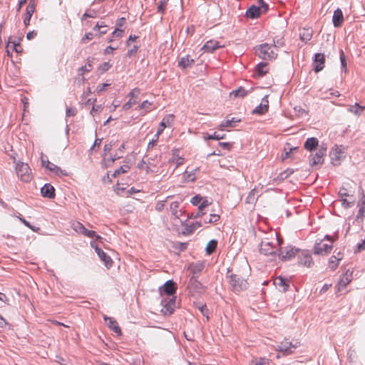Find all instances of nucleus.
I'll list each match as a JSON object with an SVG mask.
<instances>
[{
	"instance_id": "1",
	"label": "nucleus",
	"mask_w": 365,
	"mask_h": 365,
	"mask_svg": "<svg viewBox=\"0 0 365 365\" xmlns=\"http://www.w3.org/2000/svg\"><path fill=\"white\" fill-rule=\"evenodd\" d=\"M226 277L228 279V283L233 292H240L246 290L248 287L249 284L247 279L240 274L232 273L228 269Z\"/></svg>"
},
{
	"instance_id": "2",
	"label": "nucleus",
	"mask_w": 365,
	"mask_h": 365,
	"mask_svg": "<svg viewBox=\"0 0 365 365\" xmlns=\"http://www.w3.org/2000/svg\"><path fill=\"white\" fill-rule=\"evenodd\" d=\"M257 54L264 60H271L276 58L277 53L276 52V46L263 43L257 48Z\"/></svg>"
},
{
	"instance_id": "3",
	"label": "nucleus",
	"mask_w": 365,
	"mask_h": 365,
	"mask_svg": "<svg viewBox=\"0 0 365 365\" xmlns=\"http://www.w3.org/2000/svg\"><path fill=\"white\" fill-rule=\"evenodd\" d=\"M16 172L22 181L29 182L31 180V169L27 163L22 162L16 163Z\"/></svg>"
},
{
	"instance_id": "4",
	"label": "nucleus",
	"mask_w": 365,
	"mask_h": 365,
	"mask_svg": "<svg viewBox=\"0 0 365 365\" xmlns=\"http://www.w3.org/2000/svg\"><path fill=\"white\" fill-rule=\"evenodd\" d=\"M259 251L261 254L266 256H274L278 250L267 240H264L260 244Z\"/></svg>"
},
{
	"instance_id": "5",
	"label": "nucleus",
	"mask_w": 365,
	"mask_h": 365,
	"mask_svg": "<svg viewBox=\"0 0 365 365\" xmlns=\"http://www.w3.org/2000/svg\"><path fill=\"white\" fill-rule=\"evenodd\" d=\"M176 298L173 297L172 298L167 300L166 299L162 301L163 308L161 312L164 315H170L173 313L175 308Z\"/></svg>"
},
{
	"instance_id": "6",
	"label": "nucleus",
	"mask_w": 365,
	"mask_h": 365,
	"mask_svg": "<svg viewBox=\"0 0 365 365\" xmlns=\"http://www.w3.org/2000/svg\"><path fill=\"white\" fill-rule=\"evenodd\" d=\"M326 150V148L321 147L314 155L310 156L309 162L311 166L318 165L323 163Z\"/></svg>"
},
{
	"instance_id": "7",
	"label": "nucleus",
	"mask_w": 365,
	"mask_h": 365,
	"mask_svg": "<svg viewBox=\"0 0 365 365\" xmlns=\"http://www.w3.org/2000/svg\"><path fill=\"white\" fill-rule=\"evenodd\" d=\"M314 250L315 255H325L331 252L332 250V245L324 243L321 241L315 243Z\"/></svg>"
},
{
	"instance_id": "8",
	"label": "nucleus",
	"mask_w": 365,
	"mask_h": 365,
	"mask_svg": "<svg viewBox=\"0 0 365 365\" xmlns=\"http://www.w3.org/2000/svg\"><path fill=\"white\" fill-rule=\"evenodd\" d=\"M298 252V249L287 247H285L284 249L282 248L280 250L279 256L282 260H287L294 257Z\"/></svg>"
},
{
	"instance_id": "9",
	"label": "nucleus",
	"mask_w": 365,
	"mask_h": 365,
	"mask_svg": "<svg viewBox=\"0 0 365 365\" xmlns=\"http://www.w3.org/2000/svg\"><path fill=\"white\" fill-rule=\"evenodd\" d=\"M325 63V56L324 53H318L314 56V70L316 73L321 71Z\"/></svg>"
},
{
	"instance_id": "10",
	"label": "nucleus",
	"mask_w": 365,
	"mask_h": 365,
	"mask_svg": "<svg viewBox=\"0 0 365 365\" xmlns=\"http://www.w3.org/2000/svg\"><path fill=\"white\" fill-rule=\"evenodd\" d=\"M174 121V115H166L162 120V122L160 124V126L158 129L157 133L155 135V137L158 138L159 135L163 133V130L166 127L171 126L173 122Z\"/></svg>"
},
{
	"instance_id": "11",
	"label": "nucleus",
	"mask_w": 365,
	"mask_h": 365,
	"mask_svg": "<svg viewBox=\"0 0 365 365\" xmlns=\"http://www.w3.org/2000/svg\"><path fill=\"white\" fill-rule=\"evenodd\" d=\"M268 109H269L268 96H265L262 99L261 103L254 109V110L252 111V113L263 115L267 112Z\"/></svg>"
},
{
	"instance_id": "12",
	"label": "nucleus",
	"mask_w": 365,
	"mask_h": 365,
	"mask_svg": "<svg viewBox=\"0 0 365 365\" xmlns=\"http://www.w3.org/2000/svg\"><path fill=\"white\" fill-rule=\"evenodd\" d=\"M105 322L107 324V326L113 330L115 333H116L118 336L122 334V331L120 328L119 327L118 322L116 320L112 317H109L107 316H104L103 317Z\"/></svg>"
},
{
	"instance_id": "13",
	"label": "nucleus",
	"mask_w": 365,
	"mask_h": 365,
	"mask_svg": "<svg viewBox=\"0 0 365 365\" xmlns=\"http://www.w3.org/2000/svg\"><path fill=\"white\" fill-rule=\"evenodd\" d=\"M274 285L278 287L279 291L285 292L287 291L289 284V281L282 277H277L274 282Z\"/></svg>"
},
{
	"instance_id": "14",
	"label": "nucleus",
	"mask_w": 365,
	"mask_h": 365,
	"mask_svg": "<svg viewBox=\"0 0 365 365\" xmlns=\"http://www.w3.org/2000/svg\"><path fill=\"white\" fill-rule=\"evenodd\" d=\"M176 289V284L173 281L169 280L164 284L163 287L160 289V292H164L168 295L171 296L175 292Z\"/></svg>"
},
{
	"instance_id": "15",
	"label": "nucleus",
	"mask_w": 365,
	"mask_h": 365,
	"mask_svg": "<svg viewBox=\"0 0 365 365\" xmlns=\"http://www.w3.org/2000/svg\"><path fill=\"white\" fill-rule=\"evenodd\" d=\"M95 250L100 259L104 262L105 265L107 267H111L113 263L111 258L97 246L95 247Z\"/></svg>"
},
{
	"instance_id": "16",
	"label": "nucleus",
	"mask_w": 365,
	"mask_h": 365,
	"mask_svg": "<svg viewBox=\"0 0 365 365\" xmlns=\"http://www.w3.org/2000/svg\"><path fill=\"white\" fill-rule=\"evenodd\" d=\"M351 279L352 273L346 271L341 277L339 282L338 289L340 291L341 289H344L346 285L351 281Z\"/></svg>"
},
{
	"instance_id": "17",
	"label": "nucleus",
	"mask_w": 365,
	"mask_h": 365,
	"mask_svg": "<svg viewBox=\"0 0 365 365\" xmlns=\"http://www.w3.org/2000/svg\"><path fill=\"white\" fill-rule=\"evenodd\" d=\"M41 195L48 198H53L55 197V189L51 184H45L41 190Z\"/></svg>"
},
{
	"instance_id": "18",
	"label": "nucleus",
	"mask_w": 365,
	"mask_h": 365,
	"mask_svg": "<svg viewBox=\"0 0 365 365\" xmlns=\"http://www.w3.org/2000/svg\"><path fill=\"white\" fill-rule=\"evenodd\" d=\"M343 153L341 151L340 149H339L338 147H336L335 148H333L330 151V158L331 160V163L334 165H338L339 163V161L342 157Z\"/></svg>"
},
{
	"instance_id": "19",
	"label": "nucleus",
	"mask_w": 365,
	"mask_h": 365,
	"mask_svg": "<svg viewBox=\"0 0 365 365\" xmlns=\"http://www.w3.org/2000/svg\"><path fill=\"white\" fill-rule=\"evenodd\" d=\"M333 24L335 27H339L341 26L344 21L343 13L340 9H337L334 11L332 17Z\"/></svg>"
},
{
	"instance_id": "20",
	"label": "nucleus",
	"mask_w": 365,
	"mask_h": 365,
	"mask_svg": "<svg viewBox=\"0 0 365 365\" xmlns=\"http://www.w3.org/2000/svg\"><path fill=\"white\" fill-rule=\"evenodd\" d=\"M179 206L180 202L178 201L173 202L170 205V210L175 219H180V217L183 214V211L179 209Z\"/></svg>"
},
{
	"instance_id": "21",
	"label": "nucleus",
	"mask_w": 365,
	"mask_h": 365,
	"mask_svg": "<svg viewBox=\"0 0 365 365\" xmlns=\"http://www.w3.org/2000/svg\"><path fill=\"white\" fill-rule=\"evenodd\" d=\"M291 342L282 343L278 346L277 351L282 352L284 355H289L292 353V348H296Z\"/></svg>"
},
{
	"instance_id": "22",
	"label": "nucleus",
	"mask_w": 365,
	"mask_h": 365,
	"mask_svg": "<svg viewBox=\"0 0 365 365\" xmlns=\"http://www.w3.org/2000/svg\"><path fill=\"white\" fill-rule=\"evenodd\" d=\"M299 263L305 267H309L313 264L312 257L308 253H302L299 257Z\"/></svg>"
},
{
	"instance_id": "23",
	"label": "nucleus",
	"mask_w": 365,
	"mask_h": 365,
	"mask_svg": "<svg viewBox=\"0 0 365 365\" xmlns=\"http://www.w3.org/2000/svg\"><path fill=\"white\" fill-rule=\"evenodd\" d=\"M34 10H35V8H34V5L29 3L28 4V6H26V16H25V18L24 19V24H25L26 26H27L28 25H29L30 24V21H31V18L34 12Z\"/></svg>"
},
{
	"instance_id": "24",
	"label": "nucleus",
	"mask_w": 365,
	"mask_h": 365,
	"mask_svg": "<svg viewBox=\"0 0 365 365\" xmlns=\"http://www.w3.org/2000/svg\"><path fill=\"white\" fill-rule=\"evenodd\" d=\"M319 140L316 138H309L304 143V147L307 150L312 151L317 148L318 146Z\"/></svg>"
},
{
	"instance_id": "25",
	"label": "nucleus",
	"mask_w": 365,
	"mask_h": 365,
	"mask_svg": "<svg viewBox=\"0 0 365 365\" xmlns=\"http://www.w3.org/2000/svg\"><path fill=\"white\" fill-rule=\"evenodd\" d=\"M219 42L215 40L208 41L202 47L206 52H212L218 48H220Z\"/></svg>"
},
{
	"instance_id": "26",
	"label": "nucleus",
	"mask_w": 365,
	"mask_h": 365,
	"mask_svg": "<svg viewBox=\"0 0 365 365\" xmlns=\"http://www.w3.org/2000/svg\"><path fill=\"white\" fill-rule=\"evenodd\" d=\"M46 168L57 175H66V173L64 170H61L60 167L49 162L48 160L46 161Z\"/></svg>"
},
{
	"instance_id": "27",
	"label": "nucleus",
	"mask_w": 365,
	"mask_h": 365,
	"mask_svg": "<svg viewBox=\"0 0 365 365\" xmlns=\"http://www.w3.org/2000/svg\"><path fill=\"white\" fill-rule=\"evenodd\" d=\"M194 59L190 58V56L187 55L180 58V60L178 61V66L182 69H185L187 67L191 66L192 64H194Z\"/></svg>"
},
{
	"instance_id": "28",
	"label": "nucleus",
	"mask_w": 365,
	"mask_h": 365,
	"mask_svg": "<svg viewBox=\"0 0 365 365\" xmlns=\"http://www.w3.org/2000/svg\"><path fill=\"white\" fill-rule=\"evenodd\" d=\"M246 14L251 19H256L260 15V8L253 5L247 9Z\"/></svg>"
},
{
	"instance_id": "29",
	"label": "nucleus",
	"mask_w": 365,
	"mask_h": 365,
	"mask_svg": "<svg viewBox=\"0 0 365 365\" xmlns=\"http://www.w3.org/2000/svg\"><path fill=\"white\" fill-rule=\"evenodd\" d=\"M267 65V63L261 62L256 66L255 72L259 77L264 76L268 72Z\"/></svg>"
},
{
	"instance_id": "30",
	"label": "nucleus",
	"mask_w": 365,
	"mask_h": 365,
	"mask_svg": "<svg viewBox=\"0 0 365 365\" xmlns=\"http://www.w3.org/2000/svg\"><path fill=\"white\" fill-rule=\"evenodd\" d=\"M240 122V119H237L235 118H232L231 119H227L225 122H222L219 125L220 130H223L226 127H234L235 126V123Z\"/></svg>"
},
{
	"instance_id": "31",
	"label": "nucleus",
	"mask_w": 365,
	"mask_h": 365,
	"mask_svg": "<svg viewBox=\"0 0 365 365\" xmlns=\"http://www.w3.org/2000/svg\"><path fill=\"white\" fill-rule=\"evenodd\" d=\"M312 37V31L309 29H304L300 33V39L305 43L308 42Z\"/></svg>"
},
{
	"instance_id": "32",
	"label": "nucleus",
	"mask_w": 365,
	"mask_h": 365,
	"mask_svg": "<svg viewBox=\"0 0 365 365\" xmlns=\"http://www.w3.org/2000/svg\"><path fill=\"white\" fill-rule=\"evenodd\" d=\"M364 110H365V107L360 106L357 103H356L355 105L350 106L348 108V110L349 112L353 113L356 115H360Z\"/></svg>"
},
{
	"instance_id": "33",
	"label": "nucleus",
	"mask_w": 365,
	"mask_h": 365,
	"mask_svg": "<svg viewBox=\"0 0 365 365\" xmlns=\"http://www.w3.org/2000/svg\"><path fill=\"white\" fill-rule=\"evenodd\" d=\"M250 365H269V360L264 357L255 358L251 360Z\"/></svg>"
},
{
	"instance_id": "34",
	"label": "nucleus",
	"mask_w": 365,
	"mask_h": 365,
	"mask_svg": "<svg viewBox=\"0 0 365 365\" xmlns=\"http://www.w3.org/2000/svg\"><path fill=\"white\" fill-rule=\"evenodd\" d=\"M342 259V256L341 257H336L335 255H333L330 259H329V268L331 269V270H334L335 269H336L337 266H338V263Z\"/></svg>"
},
{
	"instance_id": "35",
	"label": "nucleus",
	"mask_w": 365,
	"mask_h": 365,
	"mask_svg": "<svg viewBox=\"0 0 365 365\" xmlns=\"http://www.w3.org/2000/svg\"><path fill=\"white\" fill-rule=\"evenodd\" d=\"M204 268V264L202 263H196L191 264L189 267V269L191 270L193 274H200Z\"/></svg>"
},
{
	"instance_id": "36",
	"label": "nucleus",
	"mask_w": 365,
	"mask_h": 365,
	"mask_svg": "<svg viewBox=\"0 0 365 365\" xmlns=\"http://www.w3.org/2000/svg\"><path fill=\"white\" fill-rule=\"evenodd\" d=\"M248 93V91H246L243 87H239L237 89L232 91L230 93V96L235 97H245Z\"/></svg>"
},
{
	"instance_id": "37",
	"label": "nucleus",
	"mask_w": 365,
	"mask_h": 365,
	"mask_svg": "<svg viewBox=\"0 0 365 365\" xmlns=\"http://www.w3.org/2000/svg\"><path fill=\"white\" fill-rule=\"evenodd\" d=\"M341 202L342 206L347 209L354 206L355 200L353 196H351L350 200H347L346 197L341 198Z\"/></svg>"
},
{
	"instance_id": "38",
	"label": "nucleus",
	"mask_w": 365,
	"mask_h": 365,
	"mask_svg": "<svg viewBox=\"0 0 365 365\" xmlns=\"http://www.w3.org/2000/svg\"><path fill=\"white\" fill-rule=\"evenodd\" d=\"M217 242L216 240H210L206 246V252L208 255L212 254L217 247Z\"/></svg>"
},
{
	"instance_id": "39",
	"label": "nucleus",
	"mask_w": 365,
	"mask_h": 365,
	"mask_svg": "<svg viewBox=\"0 0 365 365\" xmlns=\"http://www.w3.org/2000/svg\"><path fill=\"white\" fill-rule=\"evenodd\" d=\"M130 170V166L128 165H124L120 166L118 169H117L113 174V177L115 178L120 174L125 173Z\"/></svg>"
},
{
	"instance_id": "40",
	"label": "nucleus",
	"mask_w": 365,
	"mask_h": 365,
	"mask_svg": "<svg viewBox=\"0 0 365 365\" xmlns=\"http://www.w3.org/2000/svg\"><path fill=\"white\" fill-rule=\"evenodd\" d=\"M173 196V195H169L168 196L165 200H163V201H159L156 203L155 205V210L158 211V212H162L164 208H165V202H167V200L168 199H170L172 198Z\"/></svg>"
},
{
	"instance_id": "41",
	"label": "nucleus",
	"mask_w": 365,
	"mask_h": 365,
	"mask_svg": "<svg viewBox=\"0 0 365 365\" xmlns=\"http://www.w3.org/2000/svg\"><path fill=\"white\" fill-rule=\"evenodd\" d=\"M190 285L194 289L199 290L202 287V284L197 280V279L192 276L190 279Z\"/></svg>"
},
{
	"instance_id": "42",
	"label": "nucleus",
	"mask_w": 365,
	"mask_h": 365,
	"mask_svg": "<svg viewBox=\"0 0 365 365\" xmlns=\"http://www.w3.org/2000/svg\"><path fill=\"white\" fill-rule=\"evenodd\" d=\"M225 135H219L216 132H215L212 135H210L208 133H205L204 135L205 140H220L224 138Z\"/></svg>"
},
{
	"instance_id": "43",
	"label": "nucleus",
	"mask_w": 365,
	"mask_h": 365,
	"mask_svg": "<svg viewBox=\"0 0 365 365\" xmlns=\"http://www.w3.org/2000/svg\"><path fill=\"white\" fill-rule=\"evenodd\" d=\"M365 215V202H362V204L359 210L358 214L356 215V220H360L361 222L363 221L364 217Z\"/></svg>"
},
{
	"instance_id": "44",
	"label": "nucleus",
	"mask_w": 365,
	"mask_h": 365,
	"mask_svg": "<svg viewBox=\"0 0 365 365\" xmlns=\"http://www.w3.org/2000/svg\"><path fill=\"white\" fill-rule=\"evenodd\" d=\"M294 173V170L292 169H287L286 170L282 172L278 175V178L280 180H284V179L287 178L289 176H290Z\"/></svg>"
},
{
	"instance_id": "45",
	"label": "nucleus",
	"mask_w": 365,
	"mask_h": 365,
	"mask_svg": "<svg viewBox=\"0 0 365 365\" xmlns=\"http://www.w3.org/2000/svg\"><path fill=\"white\" fill-rule=\"evenodd\" d=\"M168 0H163V1H160L159 3H158V11L159 13H163L165 8H166V6L168 4Z\"/></svg>"
},
{
	"instance_id": "46",
	"label": "nucleus",
	"mask_w": 365,
	"mask_h": 365,
	"mask_svg": "<svg viewBox=\"0 0 365 365\" xmlns=\"http://www.w3.org/2000/svg\"><path fill=\"white\" fill-rule=\"evenodd\" d=\"M198 169H195L194 170L191 172L186 171L185 175H187V179L188 181L193 182L195 180V171H197Z\"/></svg>"
},
{
	"instance_id": "47",
	"label": "nucleus",
	"mask_w": 365,
	"mask_h": 365,
	"mask_svg": "<svg viewBox=\"0 0 365 365\" xmlns=\"http://www.w3.org/2000/svg\"><path fill=\"white\" fill-rule=\"evenodd\" d=\"M220 217L217 214H210L209 221L204 220L205 223H213L216 222L220 220Z\"/></svg>"
},
{
	"instance_id": "48",
	"label": "nucleus",
	"mask_w": 365,
	"mask_h": 365,
	"mask_svg": "<svg viewBox=\"0 0 365 365\" xmlns=\"http://www.w3.org/2000/svg\"><path fill=\"white\" fill-rule=\"evenodd\" d=\"M72 227L76 232L80 233L82 231V230L84 228V226L81 222H76L73 223Z\"/></svg>"
},
{
	"instance_id": "49",
	"label": "nucleus",
	"mask_w": 365,
	"mask_h": 365,
	"mask_svg": "<svg viewBox=\"0 0 365 365\" xmlns=\"http://www.w3.org/2000/svg\"><path fill=\"white\" fill-rule=\"evenodd\" d=\"M255 192H256L255 189H252L250 192V193H249V195H248V196L247 197V202H253L255 200Z\"/></svg>"
},
{
	"instance_id": "50",
	"label": "nucleus",
	"mask_w": 365,
	"mask_h": 365,
	"mask_svg": "<svg viewBox=\"0 0 365 365\" xmlns=\"http://www.w3.org/2000/svg\"><path fill=\"white\" fill-rule=\"evenodd\" d=\"M137 102H138V101H137L136 100H133V99L130 98V99L127 103H125L123 105V109H125V110H128L129 108H131V106H132L133 105L136 104V103H137Z\"/></svg>"
},
{
	"instance_id": "51",
	"label": "nucleus",
	"mask_w": 365,
	"mask_h": 365,
	"mask_svg": "<svg viewBox=\"0 0 365 365\" xmlns=\"http://www.w3.org/2000/svg\"><path fill=\"white\" fill-rule=\"evenodd\" d=\"M86 237H91V238H93V237H96V239H101V237L98 235L96 234V232L95 231H93V230H87L86 231Z\"/></svg>"
},
{
	"instance_id": "52",
	"label": "nucleus",
	"mask_w": 365,
	"mask_h": 365,
	"mask_svg": "<svg viewBox=\"0 0 365 365\" xmlns=\"http://www.w3.org/2000/svg\"><path fill=\"white\" fill-rule=\"evenodd\" d=\"M140 94V89L139 88H134L129 94L130 96V98L133 100H136L138 98V95Z\"/></svg>"
},
{
	"instance_id": "53",
	"label": "nucleus",
	"mask_w": 365,
	"mask_h": 365,
	"mask_svg": "<svg viewBox=\"0 0 365 365\" xmlns=\"http://www.w3.org/2000/svg\"><path fill=\"white\" fill-rule=\"evenodd\" d=\"M198 309L200 310L201 313L203 314V316H205L207 318V320H208V309H207L206 305H201L198 307Z\"/></svg>"
},
{
	"instance_id": "54",
	"label": "nucleus",
	"mask_w": 365,
	"mask_h": 365,
	"mask_svg": "<svg viewBox=\"0 0 365 365\" xmlns=\"http://www.w3.org/2000/svg\"><path fill=\"white\" fill-rule=\"evenodd\" d=\"M91 69H92V65H91V63H87L86 65H85L84 66H82V67L80 68V71H82L81 75H83L84 73L89 72Z\"/></svg>"
},
{
	"instance_id": "55",
	"label": "nucleus",
	"mask_w": 365,
	"mask_h": 365,
	"mask_svg": "<svg viewBox=\"0 0 365 365\" xmlns=\"http://www.w3.org/2000/svg\"><path fill=\"white\" fill-rule=\"evenodd\" d=\"M96 16V12L91 11L89 13L86 12L83 14L81 19L83 20L85 18H95Z\"/></svg>"
},
{
	"instance_id": "56",
	"label": "nucleus",
	"mask_w": 365,
	"mask_h": 365,
	"mask_svg": "<svg viewBox=\"0 0 365 365\" xmlns=\"http://www.w3.org/2000/svg\"><path fill=\"white\" fill-rule=\"evenodd\" d=\"M138 48H139L138 46H136V45L133 46V48H131L130 49H129L128 51L127 56L129 57L134 56L136 53Z\"/></svg>"
},
{
	"instance_id": "57",
	"label": "nucleus",
	"mask_w": 365,
	"mask_h": 365,
	"mask_svg": "<svg viewBox=\"0 0 365 365\" xmlns=\"http://www.w3.org/2000/svg\"><path fill=\"white\" fill-rule=\"evenodd\" d=\"M340 61H341L342 68L346 69V62L344 53L342 50L340 51Z\"/></svg>"
},
{
	"instance_id": "58",
	"label": "nucleus",
	"mask_w": 365,
	"mask_h": 365,
	"mask_svg": "<svg viewBox=\"0 0 365 365\" xmlns=\"http://www.w3.org/2000/svg\"><path fill=\"white\" fill-rule=\"evenodd\" d=\"M339 195L341 198L349 197L347 190L345 187L340 188Z\"/></svg>"
},
{
	"instance_id": "59",
	"label": "nucleus",
	"mask_w": 365,
	"mask_h": 365,
	"mask_svg": "<svg viewBox=\"0 0 365 365\" xmlns=\"http://www.w3.org/2000/svg\"><path fill=\"white\" fill-rule=\"evenodd\" d=\"M152 105V103L150 102H149L148 101H144L141 104L140 106H139V108L140 109H145L146 110H148L150 106Z\"/></svg>"
},
{
	"instance_id": "60",
	"label": "nucleus",
	"mask_w": 365,
	"mask_h": 365,
	"mask_svg": "<svg viewBox=\"0 0 365 365\" xmlns=\"http://www.w3.org/2000/svg\"><path fill=\"white\" fill-rule=\"evenodd\" d=\"M76 109L75 108H68L66 109V116H74L76 114Z\"/></svg>"
},
{
	"instance_id": "61",
	"label": "nucleus",
	"mask_w": 365,
	"mask_h": 365,
	"mask_svg": "<svg viewBox=\"0 0 365 365\" xmlns=\"http://www.w3.org/2000/svg\"><path fill=\"white\" fill-rule=\"evenodd\" d=\"M202 200V197L199 195H196L191 199V203L193 205H197Z\"/></svg>"
},
{
	"instance_id": "62",
	"label": "nucleus",
	"mask_w": 365,
	"mask_h": 365,
	"mask_svg": "<svg viewBox=\"0 0 365 365\" xmlns=\"http://www.w3.org/2000/svg\"><path fill=\"white\" fill-rule=\"evenodd\" d=\"M123 31L118 28L115 29L114 31L112 33L113 37H121L123 35Z\"/></svg>"
},
{
	"instance_id": "63",
	"label": "nucleus",
	"mask_w": 365,
	"mask_h": 365,
	"mask_svg": "<svg viewBox=\"0 0 365 365\" xmlns=\"http://www.w3.org/2000/svg\"><path fill=\"white\" fill-rule=\"evenodd\" d=\"M93 37H94V35L93 33H91V32L87 33L85 34L84 37L82 38L81 41L83 43H85L86 40H91L93 38Z\"/></svg>"
},
{
	"instance_id": "64",
	"label": "nucleus",
	"mask_w": 365,
	"mask_h": 365,
	"mask_svg": "<svg viewBox=\"0 0 365 365\" xmlns=\"http://www.w3.org/2000/svg\"><path fill=\"white\" fill-rule=\"evenodd\" d=\"M109 84L108 83H102V84H100L99 86H98L97 87V89H96V91L98 93H100L101 91H104L105 88L108 86Z\"/></svg>"
}]
</instances>
